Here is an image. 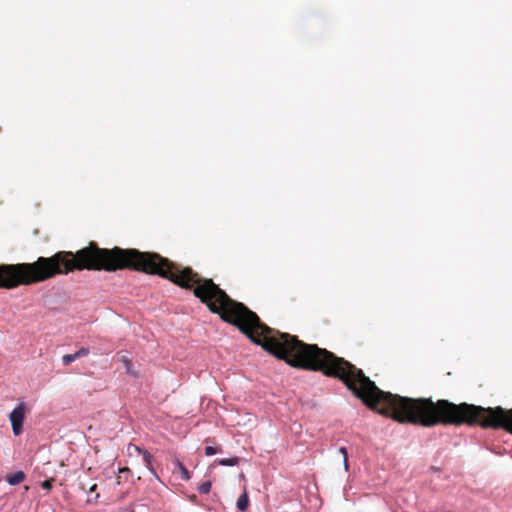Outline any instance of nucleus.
I'll return each instance as SVG.
<instances>
[{
  "label": "nucleus",
  "instance_id": "f257e3e1",
  "mask_svg": "<svg viewBox=\"0 0 512 512\" xmlns=\"http://www.w3.org/2000/svg\"><path fill=\"white\" fill-rule=\"evenodd\" d=\"M27 412L25 403L18 404L10 413L9 420L12 425V431L15 436H18L23 431V422Z\"/></svg>",
  "mask_w": 512,
  "mask_h": 512
},
{
  "label": "nucleus",
  "instance_id": "f03ea898",
  "mask_svg": "<svg viewBox=\"0 0 512 512\" xmlns=\"http://www.w3.org/2000/svg\"><path fill=\"white\" fill-rule=\"evenodd\" d=\"M25 473L23 471H17L13 474H10L6 477L7 482L10 485H18L25 480Z\"/></svg>",
  "mask_w": 512,
  "mask_h": 512
},
{
  "label": "nucleus",
  "instance_id": "7ed1b4c3",
  "mask_svg": "<svg viewBox=\"0 0 512 512\" xmlns=\"http://www.w3.org/2000/svg\"><path fill=\"white\" fill-rule=\"evenodd\" d=\"M249 505L248 493L245 490L238 498L236 506L240 511H246Z\"/></svg>",
  "mask_w": 512,
  "mask_h": 512
},
{
  "label": "nucleus",
  "instance_id": "20e7f679",
  "mask_svg": "<svg viewBox=\"0 0 512 512\" xmlns=\"http://www.w3.org/2000/svg\"><path fill=\"white\" fill-rule=\"evenodd\" d=\"M139 454H141L143 456V460L144 462L146 463V466L153 472V469L151 467V463H152V459H153V456L147 451V450H144V449H141L140 447L138 446H132Z\"/></svg>",
  "mask_w": 512,
  "mask_h": 512
},
{
  "label": "nucleus",
  "instance_id": "39448f33",
  "mask_svg": "<svg viewBox=\"0 0 512 512\" xmlns=\"http://www.w3.org/2000/svg\"><path fill=\"white\" fill-rule=\"evenodd\" d=\"M239 462L238 457L233 458H224L218 461V463L222 466H235Z\"/></svg>",
  "mask_w": 512,
  "mask_h": 512
},
{
  "label": "nucleus",
  "instance_id": "423d86ee",
  "mask_svg": "<svg viewBox=\"0 0 512 512\" xmlns=\"http://www.w3.org/2000/svg\"><path fill=\"white\" fill-rule=\"evenodd\" d=\"M198 490L201 494H208L211 490V483L209 481L203 482Z\"/></svg>",
  "mask_w": 512,
  "mask_h": 512
},
{
  "label": "nucleus",
  "instance_id": "0eeeda50",
  "mask_svg": "<svg viewBox=\"0 0 512 512\" xmlns=\"http://www.w3.org/2000/svg\"><path fill=\"white\" fill-rule=\"evenodd\" d=\"M77 358L75 356V354H65L63 357H62V362L64 365H69L71 364L73 361H75Z\"/></svg>",
  "mask_w": 512,
  "mask_h": 512
},
{
  "label": "nucleus",
  "instance_id": "6e6552de",
  "mask_svg": "<svg viewBox=\"0 0 512 512\" xmlns=\"http://www.w3.org/2000/svg\"><path fill=\"white\" fill-rule=\"evenodd\" d=\"M122 362L124 363V366L126 368V372L128 374H132V375H135V373L132 371V362L130 359H128L127 357H122Z\"/></svg>",
  "mask_w": 512,
  "mask_h": 512
},
{
  "label": "nucleus",
  "instance_id": "1a4fd4ad",
  "mask_svg": "<svg viewBox=\"0 0 512 512\" xmlns=\"http://www.w3.org/2000/svg\"><path fill=\"white\" fill-rule=\"evenodd\" d=\"M89 353H90V351L88 348L82 347L78 351H76L74 354H75L76 358L78 359V358L87 356Z\"/></svg>",
  "mask_w": 512,
  "mask_h": 512
},
{
  "label": "nucleus",
  "instance_id": "9d476101",
  "mask_svg": "<svg viewBox=\"0 0 512 512\" xmlns=\"http://www.w3.org/2000/svg\"><path fill=\"white\" fill-rule=\"evenodd\" d=\"M339 452L343 455L344 466H345V469L348 470V455H347L346 448L345 447H341L339 449Z\"/></svg>",
  "mask_w": 512,
  "mask_h": 512
},
{
  "label": "nucleus",
  "instance_id": "9b49d317",
  "mask_svg": "<svg viewBox=\"0 0 512 512\" xmlns=\"http://www.w3.org/2000/svg\"><path fill=\"white\" fill-rule=\"evenodd\" d=\"M179 467H180V470H181V473H182V479L183 480H189L190 475H189V472H188L187 468L185 466H183L181 463H179Z\"/></svg>",
  "mask_w": 512,
  "mask_h": 512
},
{
  "label": "nucleus",
  "instance_id": "f8f14e48",
  "mask_svg": "<svg viewBox=\"0 0 512 512\" xmlns=\"http://www.w3.org/2000/svg\"><path fill=\"white\" fill-rule=\"evenodd\" d=\"M54 479L50 478L41 483V487L45 490H51Z\"/></svg>",
  "mask_w": 512,
  "mask_h": 512
},
{
  "label": "nucleus",
  "instance_id": "ddd939ff",
  "mask_svg": "<svg viewBox=\"0 0 512 512\" xmlns=\"http://www.w3.org/2000/svg\"><path fill=\"white\" fill-rule=\"evenodd\" d=\"M217 453V449L212 446L205 447V454L207 456H212Z\"/></svg>",
  "mask_w": 512,
  "mask_h": 512
},
{
  "label": "nucleus",
  "instance_id": "4468645a",
  "mask_svg": "<svg viewBox=\"0 0 512 512\" xmlns=\"http://www.w3.org/2000/svg\"><path fill=\"white\" fill-rule=\"evenodd\" d=\"M97 489V484H93L90 488H89V492L92 493V492H95Z\"/></svg>",
  "mask_w": 512,
  "mask_h": 512
},
{
  "label": "nucleus",
  "instance_id": "2eb2a0df",
  "mask_svg": "<svg viewBox=\"0 0 512 512\" xmlns=\"http://www.w3.org/2000/svg\"><path fill=\"white\" fill-rule=\"evenodd\" d=\"M128 471H129V469H128V468H123V469H121V470H120V472H121V473H123V472H128Z\"/></svg>",
  "mask_w": 512,
  "mask_h": 512
}]
</instances>
